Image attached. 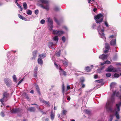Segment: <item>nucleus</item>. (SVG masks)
<instances>
[{"label":"nucleus","mask_w":121,"mask_h":121,"mask_svg":"<svg viewBox=\"0 0 121 121\" xmlns=\"http://www.w3.org/2000/svg\"><path fill=\"white\" fill-rule=\"evenodd\" d=\"M115 95L117 97H120L119 92L118 91L116 92V91H114L112 95L111 98L109 99L107 101L105 108L108 112H112V107L113 104L115 101L114 96Z\"/></svg>","instance_id":"1"},{"label":"nucleus","mask_w":121,"mask_h":121,"mask_svg":"<svg viewBox=\"0 0 121 121\" xmlns=\"http://www.w3.org/2000/svg\"><path fill=\"white\" fill-rule=\"evenodd\" d=\"M39 2L44 4H46L45 6H43L41 4H38V6L43 9L48 10L49 9V1L47 0H39Z\"/></svg>","instance_id":"2"},{"label":"nucleus","mask_w":121,"mask_h":121,"mask_svg":"<svg viewBox=\"0 0 121 121\" xmlns=\"http://www.w3.org/2000/svg\"><path fill=\"white\" fill-rule=\"evenodd\" d=\"M106 71L107 72H117L120 70V69L119 68H115L112 66L110 65L106 69Z\"/></svg>","instance_id":"3"},{"label":"nucleus","mask_w":121,"mask_h":121,"mask_svg":"<svg viewBox=\"0 0 121 121\" xmlns=\"http://www.w3.org/2000/svg\"><path fill=\"white\" fill-rule=\"evenodd\" d=\"M103 15L101 14L97 15L95 16L94 19L96 21V22L98 23L102 22L103 20Z\"/></svg>","instance_id":"4"},{"label":"nucleus","mask_w":121,"mask_h":121,"mask_svg":"<svg viewBox=\"0 0 121 121\" xmlns=\"http://www.w3.org/2000/svg\"><path fill=\"white\" fill-rule=\"evenodd\" d=\"M116 108L117 111L116 112L115 115L117 119H119L120 118V116L119 113L118 112L120 110V107L121 106V102H119L118 104H116Z\"/></svg>","instance_id":"5"},{"label":"nucleus","mask_w":121,"mask_h":121,"mask_svg":"<svg viewBox=\"0 0 121 121\" xmlns=\"http://www.w3.org/2000/svg\"><path fill=\"white\" fill-rule=\"evenodd\" d=\"M101 27L100 26H99L98 28V30L99 33V37H100L103 39L105 38V39L106 38L104 36V35L103 33L104 31V29L103 28L101 29Z\"/></svg>","instance_id":"6"},{"label":"nucleus","mask_w":121,"mask_h":121,"mask_svg":"<svg viewBox=\"0 0 121 121\" xmlns=\"http://www.w3.org/2000/svg\"><path fill=\"white\" fill-rule=\"evenodd\" d=\"M3 98L1 99H0V101L3 105H4L3 102L4 101H7V99L8 97L9 94L7 92H4L3 93Z\"/></svg>","instance_id":"7"},{"label":"nucleus","mask_w":121,"mask_h":121,"mask_svg":"<svg viewBox=\"0 0 121 121\" xmlns=\"http://www.w3.org/2000/svg\"><path fill=\"white\" fill-rule=\"evenodd\" d=\"M110 38H113V39L111 40L110 42V44L111 45L113 46L116 45V39L115 36L113 35H112L109 37Z\"/></svg>","instance_id":"8"},{"label":"nucleus","mask_w":121,"mask_h":121,"mask_svg":"<svg viewBox=\"0 0 121 121\" xmlns=\"http://www.w3.org/2000/svg\"><path fill=\"white\" fill-rule=\"evenodd\" d=\"M54 65L57 69H59V72H60V74H62L64 75H66V72L64 71L63 70L60 66H58V65L56 64L55 63H54Z\"/></svg>","instance_id":"9"},{"label":"nucleus","mask_w":121,"mask_h":121,"mask_svg":"<svg viewBox=\"0 0 121 121\" xmlns=\"http://www.w3.org/2000/svg\"><path fill=\"white\" fill-rule=\"evenodd\" d=\"M64 33V31L62 30L58 31L54 30L53 31V34L56 35L58 36H61Z\"/></svg>","instance_id":"10"},{"label":"nucleus","mask_w":121,"mask_h":121,"mask_svg":"<svg viewBox=\"0 0 121 121\" xmlns=\"http://www.w3.org/2000/svg\"><path fill=\"white\" fill-rule=\"evenodd\" d=\"M4 81L7 86L9 87L11 85L12 82L9 78H5L4 79Z\"/></svg>","instance_id":"11"},{"label":"nucleus","mask_w":121,"mask_h":121,"mask_svg":"<svg viewBox=\"0 0 121 121\" xmlns=\"http://www.w3.org/2000/svg\"><path fill=\"white\" fill-rule=\"evenodd\" d=\"M37 53V51H34L33 52V57L31 58V59L32 60H34L35 59L37 56L36 54Z\"/></svg>","instance_id":"12"},{"label":"nucleus","mask_w":121,"mask_h":121,"mask_svg":"<svg viewBox=\"0 0 121 121\" xmlns=\"http://www.w3.org/2000/svg\"><path fill=\"white\" fill-rule=\"evenodd\" d=\"M11 112L12 113H16L20 111V109L19 108L13 109L11 111Z\"/></svg>","instance_id":"13"},{"label":"nucleus","mask_w":121,"mask_h":121,"mask_svg":"<svg viewBox=\"0 0 121 121\" xmlns=\"http://www.w3.org/2000/svg\"><path fill=\"white\" fill-rule=\"evenodd\" d=\"M64 60H62L63 64L65 66H67L68 65L69 62L68 60L65 58H64Z\"/></svg>","instance_id":"14"},{"label":"nucleus","mask_w":121,"mask_h":121,"mask_svg":"<svg viewBox=\"0 0 121 121\" xmlns=\"http://www.w3.org/2000/svg\"><path fill=\"white\" fill-rule=\"evenodd\" d=\"M107 57L108 55H107L103 54L102 55H100L99 57V59L103 60L107 58Z\"/></svg>","instance_id":"15"},{"label":"nucleus","mask_w":121,"mask_h":121,"mask_svg":"<svg viewBox=\"0 0 121 121\" xmlns=\"http://www.w3.org/2000/svg\"><path fill=\"white\" fill-rule=\"evenodd\" d=\"M56 45V43H53L51 42H48V47L49 48L51 47V48H52V47Z\"/></svg>","instance_id":"16"},{"label":"nucleus","mask_w":121,"mask_h":121,"mask_svg":"<svg viewBox=\"0 0 121 121\" xmlns=\"http://www.w3.org/2000/svg\"><path fill=\"white\" fill-rule=\"evenodd\" d=\"M46 56V54H39V58H40L41 59L44 58Z\"/></svg>","instance_id":"17"},{"label":"nucleus","mask_w":121,"mask_h":121,"mask_svg":"<svg viewBox=\"0 0 121 121\" xmlns=\"http://www.w3.org/2000/svg\"><path fill=\"white\" fill-rule=\"evenodd\" d=\"M51 113L50 117L51 119L52 120H53L54 118L55 114L53 113L52 111H51Z\"/></svg>","instance_id":"18"},{"label":"nucleus","mask_w":121,"mask_h":121,"mask_svg":"<svg viewBox=\"0 0 121 121\" xmlns=\"http://www.w3.org/2000/svg\"><path fill=\"white\" fill-rule=\"evenodd\" d=\"M48 22V24H49L50 25H53V21L49 17L47 18Z\"/></svg>","instance_id":"19"},{"label":"nucleus","mask_w":121,"mask_h":121,"mask_svg":"<svg viewBox=\"0 0 121 121\" xmlns=\"http://www.w3.org/2000/svg\"><path fill=\"white\" fill-rule=\"evenodd\" d=\"M38 63L39 64L42 65L43 64V62L41 59L40 58H38Z\"/></svg>","instance_id":"20"},{"label":"nucleus","mask_w":121,"mask_h":121,"mask_svg":"<svg viewBox=\"0 0 121 121\" xmlns=\"http://www.w3.org/2000/svg\"><path fill=\"white\" fill-rule=\"evenodd\" d=\"M28 110L30 111L31 112H35V108L33 107H31L29 108L28 109Z\"/></svg>","instance_id":"21"},{"label":"nucleus","mask_w":121,"mask_h":121,"mask_svg":"<svg viewBox=\"0 0 121 121\" xmlns=\"http://www.w3.org/2000/svg\"><path fill=\"white\" fill-rule=\"evenodd\" d=\"M116 83L114 82H112L110 84V87L111 88L114 87L116 86Z\"/></svg>","instance_id":"22"},{"label":"nucleus","mask_w":121,"mask_h":121,"mask_svg":"<svg viewBox=\"0 0 121 121\" xmlns=\"http://www.w3.org/2000/svg\"><path fill=\"white\" fill-rule=\"evenodd\" d=\"M18 16L21 19L25 21L26 20V19L20 14H18Z\"/></svg>","instance_id":"23"},{"label":"nucleus","mask_w":121,"mask_h":121,"mask_svg":"<svg viewBox=\"0 0 121 121\" xmlns=\"http://www.w3.org/2000/svg\"><path fill=\"white\" fill-rule=\"evenodd\" d=\"M58 38L57 36L54 37L53 39V40L55 41H56V43H57L58 41Z\"/></svg>","instance_id":"24"},{"label":"nucleus","mask_w":121,"mask_h":121,"mask_svg":"<svg viewBox=\"0 0 121 121\" xmlns=\"http://www.w3.org/2000/svg\"><path fill=\"white\" fill-rule=\"evenodd\" d=\"M36 89L38 93L39 94V95H40V93L39 91V89L38 86V85H36Z\"/></svg>","instance_id":"25"},{"label":"nucleus","mask_w":121,"mask_h":121,"mask_svg":"<svg viewBox=\"0 0 121 121\" xmlns=\"http://www.w3.org/2000/svg\"><path fill=\"white\" fill-rule=\"evenodd\" d=\"M26 13L28 15H31L32 14V12L30 10L28 9L26 11Z\"/></svg>","instance_id":"26"},{"label":"nucleus","mask_w":121,"mask_h":121,"mask_svg":"<svg viewBox=\"0 0 121 121\" xmlns=\"http://www.w3.org/2000/svg\"><path fill=\"white\" fill-rule=\"evenodd\" d=\"M105 47L107 49L109 50L110 48L109 45L107 43L105 44Z\"/></svg>","instance_id":"27"},{"label":"nucleus","mask_w":121,"mask_h":121,"mask_svg":"<svg viewBox=\"0 0 121 121\" xmlns=\"http://www.w3.org/2000/svg\"><path fill=\"white\" fill-rule=\"evenodd\" d=\"M23 5L24 8L25 10H26L27 8V5L26 3L25 2L23 3Z\"/></svg>","instance_id":"28"},{"label":"nucleus","mask_w":121,"mask_h":121,"mask_svg":"<svg viewBox=\"0 0 121 121\" xmlns=\"http://www.w3.org/2000/svg\"><path fill=\"white\" fill-rule=\"evenodd\" d=\"M61 51L59 50L58 52H56V56L59 57L60 56Z\"/></svg>","instance_id":"29"},{"label":"nucleus","mask_w":121,"mask_h":121,"mask_svg":"<svg viewBox=\"0 0 121 121\" xmlns=\"http://www.w3.org/2000/svg\"><path fill=\"white\" fill-rule=\"evenodd\" d=\"M113 115H110L108 121H112L113 118Z\"/></svg>","instance_id":"30"},{"label":"nucleus","mask_w":121,"mask_h":121,"mask_svg":"<svg viewBox=\"0 0 121 121\" xmlns=\"http://www.w3.org/2000/svg\"><path fill=\"white\" fill-rule=\"evenodd\" d=\"M13 78L14 82H16L17 79L16 78V76L14 74L13 75Z\"/></svg>","instance_id":"31"},{"label":"nucleus","mask_w":121,"mask_h":121,"mask_svg":"<svg viewBox=\"0 0 121 121\" xmlns=\"http://www.w3.org/2000/svg\"><path fill=\"white\" fill-rule=\"evenodd\" d=\"M80 82L82 83H83L85 81V79L84 78L81 77L80 79Z\"/></svg>","instance_id":"32"},{"label":"nucleus","mask_w":121,"mask_h":121,"mask_svg":"<svg viewBox=\"0 0 121 121\" xmlns=\"http://www.w3.org/2000/svg\"><path fill=\"white\" fill-rule=\"evenodd\" d=\"M85 70L87 72H89L90 71L91 69L90 67H86L85 68Z\"/></svg>","instance_id":"33"},{"label":"nucleus","mask_w":121,"mask_h":121,"mask_svg":"<svg viewBox=\"0 0 121 121\" xmlns=\"http://www.w3.org/2000/svg\"><path fill=\"white\" fill-rule=\"evenodd\" d=\"M114 76L115 78H117L119 76V75L118 74L115 73L114 75Z\"/></svg>","instance_id":"34"},{"label":"nucleus","mask_w":121,"mask_h":121,"mask_svg":"<svg viewBox=\"0 0 121 121\" xmlns=\"http://www.w3.org/2000/svg\"><path fill=\"white\" fill-rule=\"evenodd\" d=\"M103 81V80L102 79L99 80H97L95 81V82H98L99 83H100L102 82Z\"/></svg>","instance_id":"35"},{"label":"nucleus","mask_w":121,"mask_h":121,"mask_svg":"<svg viewBox=\"0 0 121 121\" xmlns=\"http://www.w3.org/2000/svg\"><path fill=\"white\" fill-rule=\"evenodd\" d=\"M64 90L65 86L64 84H63L62 85V92L64 95Z\"/></svg>","instance_id":"36"},{"label":"nucleus","mask_w":121,"mask_h":121,"mask_svg":"<svg viewBox=\"0 0 121 121\" xmlns=\"http://www.w3.org/2000/svg\"><path fill=\"white\" fill-rule=\"evenodd\" d=\"M106 76L107 77H110L111 75V73H107L106 74Z\"/></svg>","instance_id":"37"},{"label":"nucleus","mask_w":121,"mask_h":121,"mask_svg":"<svg viewBox=\"0 0 121 121\" xmlns=\"http://www.w3.org/2000/svg\"><path fill=\"white\" fill-rule=\"evenodd\" d=\"M42 102L44 103V104H47L49 106V104H48V103L46 101H44V100H43L42 101Z\"/></svg>","instance_id":"38"},{"label":"nucleus","mask_w":121,"mask_h":121,"mask_svg":"<svg viewBox=\"0 0 121 121\" xmlns=\"http://www.w3.org/2000/svg\"><path fill=\"white\" fill-rule=\"evenodd\" d=\"M42 102L44 103V104H47L49 106V104H48V103L46 101H44V100H43L42 101Z\"/></svg>","instance_id":"39"},{"label":"nucleus","mask_w":121,"mask_h":121,"mask_svg":"<svg viewBox=\"0 0 121 121\" xmlns=\"http://www.w3.org/2000/svg\"><path fill=\"white\" fill-rule=\"evenodd\" d=\"M50 27L49 28V30L50 31H51L52 30V28L53 27V25H50L49 26Z\"/></svg>","instance_id":"40"},{"label":"nucleus","mask_w":121,"mask_h":121,"mask_svg":"<svg viewBox=\"0 0 121 121\" xmlns=\"http://www.w3.org/2000/svg\"><path fill=\"white\" fill-rule=\"evenodd\" d=\"M110 62L109 60H106L104 61L105 64H110Z\"/></svg>","instance_id":"41"},{"label":"nucleus","mask_w":121,"mask_h":121,"mask_svg":"<svg viewBox=\"0 0 121 121\" xmlns=\"http://www.w3.org/2000/svg\"><path fill=\"white\" fill-rule=\"evenodd\" d=\"M42 120L43 121H48L49 119L48 118H46L45 119V118L43 117L42 118Z\"/></svg>","instance_id":"42"},{"label":"nucleus","mask_w":121,"mask_h":121,"mask_svg":"<svg viewBox=\"0 0 121 121\" xmlns=\"http://www.w3.org/2000/svg\"><path fill=\"white\" fill-rule=\"evenodd\" d=\"M67 112V111L66 110H63L62 111V114L63 115H65L66 114Z\"/></svg>","instance_id":"43"},{"label":"nucleus","mask_w":121,"mask_h":121,"mask_svg":"<svg viewBox=\"0 0 121 121\" xmlns=\"http://www.w3.org/2000/svg\"><path fill=\"white\" fill-rule=\"evenodd\" d=\"M45 22V20L43 19H42L40 23L42 24H43Z\"/></svg>","instance_id":"44"},{"label":"nucleus","mask_w":121,"mask_h":121,"mask_svg":"<svg viewBox=\"0 0 121 121\" xmlns=\"http://www.w3.org/2000/svg\"><path fill=\"white\" fill-rule=\"evenodd\" d=\"M104 24L106 27H108L109 26L108 24L106 21L105 22Z\"/></svg>","instance_id":"45"},{"label":"nucleus","mask_w":121,"mask_h":121,"mask_svg":"<svg viewBox=\"0 0 121 121\" xmlns=\"http://www.w3.org/2000/svg\"><path fill=\"white\" fill-rule=\"evenodd\" d=\"M85 112L86 113L88 114H90V111L87 110H86Z\"/></svg>","instance_id":"46"},{"label":"nucleus","mask_w":121,"mask_h":121,"mask_svg":"<svg viewBox=\"0 0 121 121\" xmlns=\"http://www.w3.org/2000/svg\"><path fill=\"white\" fill-rule=\"evenodd\" d=\"M35 14L36 15L38 14V13H39V10H38V9L36 10L35 11Z\"/></svg>","instance_id":"47"},{"label":"nucleus","mask_w":121,"mask_h":121,"mask_svg":"<svg viewBox=\"0 0 121 121\" xmlns=\"http://www.w3.org/2000/svg\"><path fill=\"white\" fill-rule=\"evenodd\" d=\"M62 39L64 42H65V38L64 36H63L62 37Z\"/></svg>","instance_id":"48"},{"label":"nucleus","mask_w":121,"mask_h":121,"mask_svg":"<svg viewBox=\"0 0 121 121\" xmlns=\"http://www.w3.org/2000/svg\"><path fill=\"white\" fill-rule=\"evenodd\" d=\"M55 22L57 23V24L58 25L59 24V22L57 20V19L56 18H55Z\"/></svg>","instance_id":"49"},{"label":"nucleus","mask_w":121,"mask_h":121,"mask_svg":"<svg viewBox=\"0 0 121 121\" xmlns=\"http://www.w3.org/2000/svg\"><path fill=\"white\" fill-rule=\"evenodd\" d=\"M38 67L37 66L35 67V69H34V71H37L38 70Z\"/></svg>","instance_id":"50"},{"label":"nucleus","mask_w":121,"mask_h":121,"mask_svg":"<svg viewBox=\"0 0 121 121\" xmlns=\"http://www.w3.org/2000/svg\"><path fill=\"white\" fill-rule=\"evenodd\" d=\"M0 115L1 116L3 117H4V114L3 112H1L0 113Z\"/></svg>","instance_id":"51"},{"label":"nucleus","mask_w":121,"mask_h":121,"mask_svg":"<svg viewBox=\"0 0 121 121\" xmlns=\"http://www.w3.org/2000/svg\"><path fill=\"white\" fill-rule=\"evenodd\" d=\"M54 10L56 11H58L59 10L58 8L57 7H56L54 9Z\"/></svg>","instance_id":"52"},{"label":"nucleus","mask_w":121,"mask_h":121,"mask_svg":"<svg viewBox=\"0 0 121 121\" xmlns=\"http://www.w3.org/2000/svg\"><path fill=\"white\" fill-rule=\"evenodd\" d=\"M23 79H22L18 83L17 85H18L20 84L21 82L23 81Z\"/></svg>","instance_id":"53"},{"label":"nucleus","mask_w":121,"mask_h":121,"mask_svg":"<svg viewBox=\"0 0 121 121\" xmlns=\"http://www.w3.org/2000/svg\"><path fill=\"white\" fill-rule=\"evenodd\" d=\"M88 1V3H91V2L92 1L93 2L94 1V0H87Z\"/></svg>","instance_id":"54"},{"label":"nucleus","mask_w":121,"mask_h":121,"mask_svg":"<svg viewBox=\"0 0 121 121\" xmlns=\"http://www.w3.org/2000/svg\"><path fill=\"white\" fill-rule=\"evenodd\" d=\"M67 90H69L71 88L69 86H67Z\"/></svg>","instance_id":"55"},{"label":"nucleus","mask_w":121,"mask_h":121,"mask_svg":"<svg viewBox=\"0 0 121 121\" xmlns=\"http://www.w3.org/2000/svg\"><path fill=\"white\" fill-rule=\"evenodd\" d=\"M108 50H109L107 49L105 50L104 51V52L105 53H107L108 52Z\"/></svg>","instance_id":"56"},{"label":"nucleus","mask_w":121,"mask_h":121,"mask_svg":"<svg viewBox=\"0 0 121 121\" xmlns=\"http://www.w3.org/2000/svg\"><path fill=\"white\" fill-rule=\"evenodd\" d=\"M96 26V24L95 23L93 24L92 26V28H94V27L95 26Z\"/></svg>","instance_id":"57"},{"label":"nucleus","mask_w":121,"mask_h":121,"mask_svg":"<svg viewBox=\"0 0 121 121\" xmlns=\"http://www.w3.org/2000/svg\"><path fill=\"white\" fill-rule=\"evenodd\" d=\"M34 76L36 78L37 76V73H34Z\"/></svg>","instance_id":"58"},{"label":"nucleus","mask_w":121,"mask_h":121,"mask_svg":"<svg viewBox=\"0 0 121 121\" xmlns=\"http://www.w3.org/2000/svg\"><path fill=\"white\" fill-rule=\"evenodd\" d=\"M82 88H84L85 87V84H83V83H82Z\"/></svg>","instance_id":"59"},{"label":"nucleus","mask_w":121,"mask_h":121,"mask_svg":"<svg viewBox=\"0 0 121 121\" xmlns=\"http://www.w3.org/2000/svg\"><path fill=\"white\" fill-rule=\"evenodd\" d=\"M98 75H94V78L95 79H96L98 77Z\"/></svg>","instance_id":"60"},{"label":"nucleus","mask_w":121,"mask_h":121,"mask_svg":"<svg viewBox=\"0 0 121 121\" xmlns=\"http://www.w3.org/2000/svg\"><path fill=\"white\" fill-rule=\"evenodd\" d=\"M97 10V9L96 8H94L93 9V11L94 12H95Z\"/></svg>","instance_id":"61"},{"label":"nucleus","mask_w":121,"mask_h":121,"mask_svg":"<svg viewBox=\"0 0 121 121\" xmlns=\"http://www.w3.org/2000/svg\"><path fill=\"white\" fill-rule=\"evenodd\" d=\"M37 108L39 110H40V108H39V107L37 105Z\"/></svg>","instance_id":"62"},{"label":"nucleus","mask_w":121,"mask_h":121,"mask_svg":"<svg viewBox=\"0 0 121 121\" xmlns=\"http://www.w3.org/2000/svg\"><path fill=\"white\" fill-rule=\"evenodd\" d=\"M104 63H104H100L101 65H104L105 64Z\"/></svg>","instance_id":"63"},{"label":"nucleus","mask_w":121,"mask_h":121,"mask_svg":"<svg viewBox=\"0 0 121 121\" xmlns=\"http://www.w3.org/2000/svg\"><path fill=\"white\" fill-rule=\"evenodd\" d=\"M34 91L33 90H31L30 92V93L32 94H33L34 93Z\"/></svg>","instance_id":"64"}]
</instances>
